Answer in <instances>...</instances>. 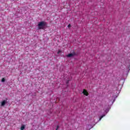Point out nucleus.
Listing matches in <instances>:
<instances>
[{
    "instance_id": "obj_4",
    "label": "nucleus",
    "mask_w": 130,
    "mask_h": 130,
    "mask_svg": "<svg viewBox=\"0 0 130 130\" xmlns=\"http://www.w3.org/2000/svg\"><path fill=\"white\" fill-rule=\"evenodd\" d=\"M6 103H7V101L4 100L1 103V106H5L6 105Z\"/></svg>"
},
{
    "instance_id": "obj_5",
    "label": "nucleus",
    "mask_w": 130,
    "mask_h": 130,
    "mask_svg": "<svg viewBox=\"0 0 130 130\" xmlns=\"http://www.w3.org/2000/svg\"><path fill=\"white\" fill-rule=\"evenodd\" d=\"M25 125H22L21 127H20V129L21 130H24V129H25Z\"/></svg>"
},
{
    "instance_id": "obj_10",
    "label": "nucleus",
    "mask_w": 130,
    "mask_h": 130,
    "mask_svg": "<svg viewBox=\"0 0 130 130\" xmlns=\"http://www.w3.org/2000/svg\"><path fill=\"white\" fill-rule=\"evenodd\" d=\"M60 52H61V51L60 50H59L57 52V53H60Z\"/></svg>"
},
{
    "instance_id": "obj_6",
    "label": "nucleus",
    "mask_w": 130,
    "mask_h": 130,
    "mask_svg": "<svg viewBox=\"0 0 130 130\" xmlns=\"http://www.w3.org/2000/svg\"><path fill=\"white\" fill-rule=\"evenodd\" d=\"M104 116H105V115H103L102 116H101L100 118L99 121H100V120H101V119H102V118H103Z\"/></svg>"
},
{
    "instance_id": "obj_2",
    "label": "nucleus",
    "mask_w": 130,
    "mask_h": 130,
    "mask_svg": "<svg viewBox=\"0 0 130 130\" xmlns=\"http://www.w3.org/2000/svg\"><path fill=\"white\" fill-rule=\"evenodd\" d=\"M82 93L85 96H88V95H89V93H88V91H87L86 89H84Z\"/></svg>"
},
{
    "instance_id": "obj_8",
    "label": "nucleus",
    "mask_w": 130,
    "mask_h": 130,
    "mask_svg": "<svg viewBox=\"0 0 130 130\" xmlns=\"http://www.w3.org/2000/svg\"><path fill=\"white\" fill-rule=\"evenodd\" d=\"M59 126L58 125L57 126V128L56 129V130H58L59 128Z\"/></svg>"
},
{
    "instance_id": "obj_3",
    "label": "nucleus",
    "mask_w": 130,
    "mask_h": 130,
    "mask_svg": "<svg viewBox=\"0 0 130 130\" xmlns=\"http://www.w3.org/2000/svg\"><path fill=\"white\" fill-rule=\"evenodd\" d=\"M74 56H75V53L68 54L67 55V57H73Z\"/></svg>"
},
{
    "instance_id": "obj_7",
    "label": "nucleus",
    "mask_w": 130,
    "mask_h": 130,
    "mask_svg": "<svg viewBox=\"0 0 130 130\" xmlns=\"http://www.w3.org/2000/svg\"><path fill=\"white\" fill-rule=\"evenodd\" d=\"M6 81V79H5V78H3L2 79V82L4 83V82H5Z\"/></svg>"
},
{
    "instance_id": "obj_9",
    "label": "nucleus",
    "mask_w": 130,
    "mask_h": 130,
    "mask_svg": "<svg viewBox=\"0 0 130 130\" xmlns=\"http://www.w3.org/2000/svg\"><path fill=\"white\" fill-rule=\"evenodd\" d=\"M68 28H70L71 27V24H69L68 26Z\"/></svg>"
},
{
    "instance_id": "obj_1",
    "label": "nucleus",
    "mask_w": 130,
    "mask_h": 130,
    "mask_svg": "<svg viewBox=\"0 0 130 130\" xmlns=\"http://www.w3.org/2000/svg\"><path fill=\"white\" fill-rule=\"evenodd\" d=\"M46 26V23L44 21H42L39 22L38 24L39 29H44V27Z\"/></svg>"
}]
</instances>
